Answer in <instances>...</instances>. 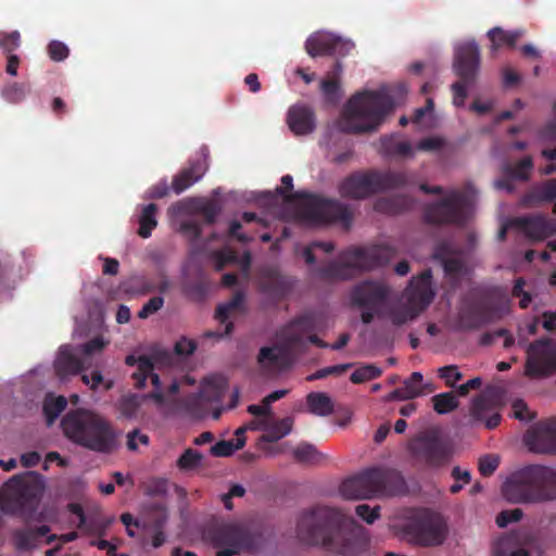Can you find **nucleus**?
I'll list each match as a JSON object with an SVG mask.
<instances>
[{"label":"nucleus","mask_w":556,"mask_h":556,"mask_svg":"<svg viewBox=\"0 0 556 556\" xmlns=\"http://www.w3.org/2000/svg\"><path fill=\"white\" fill-rule=\"evenodd\" d=\"M61 427L68 440L92 452L110 454L118 447V433L111 421L89 409L67 412Z\"/></svg>","instance_id":"nucleus-2"},{"label":"nucleus","mask_w":556,"mask_h":556,"mask_svg":"<svg viewBox=\"0 0 556 556\" xmlns=\"http://www.w3.org/2000/svg\"><path fill=\"white\" fill-rule=\"evenodd\" d=\"M125 364L128 366L137 365V370L132 374L134 386L137 389H142L146 386L148 375L154 369V364L151 357L141 355L136 357L135 355H128L125 358Z\"/></svg>","instance_id":"nucleus-32"},{"label":"nucleus","mask_w":556,"mask_h":556,"mask_svg":"<svg viewBox=\"0 0 556 556\" xmlns=\"http://www.w3.org/2000/svg\"><path fill=\"white\" fill-rule=\"evenodd\" d=\"M556 372V342L541 338L527 349L525 375L530 378L549 377Z\"/></svg>","instance_id":"nucleus-15"},{"label":"nucleus","mask_w":556,"mask_h":556,"mask_svg":"<svg viewBox=\"0 0 556 556\" xmlns=\"http://www.w3.org/2000/svg\"><path fill=\"white\" fill-rule=\"evenodd\" d=\"M294 280L281 274L278 267L268 266L261 275V288L264 293L276 301L285 299L292 290Z\"/></svg>","instance_id":"nucleus-20"},{"label":"nucleus","mask_w":556,"mask_h":556,"mask_svg":"<svg viewBox=\"0 0 556 556\" xmlns=\"http://www.w3.org/2000/svg\"><path fill=\"white\" fill-rule=\"evenodd\" d=\"M258 363L265 367H283L289 363V352L281 346H264L258 353Z\"/></svg>","instance_id":"nucleus-33"},{"label":"nucleus","mask_w":556,"mask_h":556,"mask_svg":"<svg viewBox=\"0 0 556 556\" xmlns=\"http://www.w3.org/2000/svg\"><path fill=\"white\" fill-rule=\"evenodd\" d=\"M414 199L407 195H395L389 199H381L375 204V208L388 214H400L414 206Z\"/></svg>","instance_id":"nucleus-34"},{"label":"nucleus","mask_w":556,"mask_h":556,"mask_svg":"<svg viewBox=\"0 0 556 556\" xmlns=\"http://www.w3.org/2000/svg\"><path fill=\"white\" fill-rule=\"evenodd\" d=\"M513 223L533 240H544L556 233V220L543 215L518 217Z\"/></svg>","instance_id":"nucleus-23"},{"label":"nucleus","mask_w":556,"mask_h":556,"mask_svg":"<svg viewBox=\"0 0 556 556\" xmlns=\"http://www.w3.org/2000/svg\"><path fill=\"white\" fill-rule=\"evenodd\" d=\"M493 556H530L525 548L518 547L517 539L505 535L497 540L493 546Z\"/></svg>","instance_id":"nucleus-39"},{"label":"nucleus","mask_w":556,"mask_h":556,"mask_svg":"<svg viewBox=\"0 0 556 556\" xmlns=\"http://www.w3.org/2000/svg\"><path fill=\"white\" fill-rule=\"evenodd\" d=\"M320 88L327 102L334 104L340 100V84L338 79H325L321 81Z\"/></svg>","instance_id":"nucleus-55"},{"label":"nucleus","mask_w":556,"mask_h":556,"mask_svg":"<svg viewBox=\"0 0 556 556\" xmlns=\"http://www.w3.org/2000/svg\"><path fill=\"white\" fill-rule=\"evenodd\" d=\"M469 207L470 199L465 191L451 190L444 198L425 205L424 220L434 226H463L468 219Z\"/></svg>","instance_id":"nucleus-9"},{"label":"nucleus","mask_w":556,"mask_h":556,"mask_svg":"<svg viewBox=\"0 0 556 556\" xmlns=\"http://www.w3.org/2000/svg\"><path fill=\"white\" fill-rule=\"evenodd\" d=\"M292 419L287 417L271 424V420L264 427L266 430L265 441L276 442L291 432Z\"/></svg>","instance_id":"nucleus-42"},{"label":"nucleus","mask_w":556,"mask_h":556,"mask_svg":"<svg viewBox=\"0 0 556 556\" xmlns=\"http://www.w3.org/2000/svg\"><path fill=\"white\" fill-rule=\"evenodd\" d=\"M530 451L540 454H556V417L534 424L523 437Z\"/></svg>","instance_id":"nucleus-17"},{"label":"nucleus","mask_w":556,"mask_h":556,"mask_svg":"<svg viewBox=\"0 0 556 556\" xmlns=\"http://www.w3.org/2000/svg\"><path fill=\"white\" fill-rule=\"evenodd\" d=\"M513 416L521 421H530L534 418L523 400L517 399L511 404Z\"/></svg>","instance_id":"nucleus-61"},{"label":"nucleus","mask_w":556,"mask_h":556,"mask_svg":"<svg viewBox=\"0 0 556 556\" xmlns=\"http://www.w3.org/2000/svg\"><path fill=\"white\" fill-rule=\"evenodd\" d=\"M308 412L317 416H328L333 412L331 397L324 392H311L306 396Z\"/></svg>","instance_id":"nucleus-36"},{"label":"nucleus","mask_w":556,"mask_h":556,"mask_svg":"<svg viewBox=\"0 0 556 556\" xmlns=\"http://www.w3.org/2000/svg\"><path fill=\"white\" fill-rule=\"evenodd\" d=\"M523 516L521 508L505 509L496 516V525L506 528L509 523L519 521Z\"/></svg>","instance_id":"nucleus-56"},{"label":"nucleus","mask_w":556,"mask_h":556,"mask_svg":"<svg viewBox=\"0 0 556 556\" xmlns=\"http://www.w3.org/2000/svg\"><path fill=\"white\" fill-rule=\"evenodd\" d=\"M432 257L442 265L445 275L454 280H457L465 271L460 252L447 241L439 242L434 247Z\"/></svg>","instance_id":"nucleus-21"},{"label":"nucleus","mask_w":556,"mask_h":556,"mask_svg":"<svg viewBox=\"0 0 556 556\" xmlns=\"http://www.w3.org/2000/svg\"><path fill=\"white\" fill-rule=\"evenodd\" d=\"M433 408L438 414H447L457 408L458 401L454 393L444 392L432 397Z\"/></svg>","instance_id":"nucleus-50"},{"label":"nucleus","mask_w":556,"mask_h":556,"mask_svg":"<svg viewBox=\"0 0 556 556\" xmlns=\"http://www.w3.org/2000/svg\"><path fill=\"white\" fill-rule=\"evenodd\" d=\"M431 270H424L417 278H413L406 289L408 303L406 306L391 312V321L395 326L415 319L424 309H426L434 298L431 289Z\"/></svg>","instance_id":"nucleus-12"},{"label":"nucleus","mask_w":556,"mask_h":556,"mask_svg":"<svg viewBox=\"0 0 556 556\" xmlns=\"http://www.w3.org/2000/svg\"><path fill=\"white\" fill-rule=\"evenodd\" d=\"M491 320L490 308L479 303H468L464 304L457 313L456 328L463 331L476 330Z\"/></svg>","instance_id":"nucleus-22"},{"label":"nucleus","mask_w":556,"mask_h":556,"mask_svg":"<svg viewBox=\"0 0 556 556\" xmlns=\"http://www.w3.org/2000/svg\"><path fill=\"white\" fill-rule=\"evenodd\" d=\"M556 200V178L546 179L535 185L525 195V203L535 205L543 202H552Z\"/></svg>","instance_id":"nucleus-30"},{"label":"nucleus","mask_w":556,"mask_h":556,"mask_svg":"<svg viewBox=\"0 0 556 556\" xmlns=\"http://www.w3.org/2000/svg\"><path fill=\"white\" fill-rule=\"evenodd\" d=\"M244 446L242 439L222 440L214 444L210 453L215 457H227Z\"/></svg>","instance_id":"nucleus-47"},{"label":"nucleus","mask_w":556,"mask_h":556,"mask_svg":"<svg viewBox=\"0 0 556 556\" xmlns=\"http://www.w3.org/2000/svg\"><path fill=\"white\" fill-rule=\"evenodd\" d=\"M352 367V364H339L333 366H328L325 368H321L314 374L309 375L307 377L308 381L317 380V379H324L330 375H341L345 372L349 368Z\"/></svg>","instance_id":"nucleus-57"},{"label":"nucleus","mask_w":556,"mask_h":556,"mask_svg":"<svg viewBox=\"0 0 556 556\" xmlns=\"http://www.w3.org/2000/svg\"><path fill=\"white\" fill-rule=\"evenodd\" d=\"M29 92V87L23 83H11L1 90L2 98L13 104L22 102Z\"/></svg>","instance_id":"nucleus-45"},{"label":"nucleus","mask_w":556,"mask_h":556,"mask_svg":"<svg viewBox=\"0 0 556 556\" xmlns=\"http://www.w3.org/2000/svg\"><path fill=\"white\" fill-rule=\"evenodd\" d=\"M168 520V511L164 504H153L149 507L147 522L153 529H164Z\"/></svg>","instance_id":"nucleus-46"},{"label":"nucleus","mask_w":556,"mask_h":556,"mask_svg":"<svg viewBox=\"0 0 556 556\" xmlns=\"http://www.w3.org/2000/svg\"><path fill=\"white\" fill-rule=\"evenodd\" d=\"M168 492V480L166 478L154 477L147 481L144 493L150 496H164Z\"/></svg>","instance_id":"nucleus-54"},{"label":"nucleus","mask_w":556,"mask_h":556,"mask_svg":"<svg viewBox=\"0 0 556 556\" xmlns=\"http://www.w3.org/2000/svg\"><path fill=\"white\" fill-rule=\"evenodd\" d=\"M156 211H157V206L154 203H150V204L143 206L142 212L138 219V223H139L138 235L141 238H144V239L149 238L152 233V230L157 226V220H156V216H155Z\"/></svg>","instance_id":"nucleus-41"},{"label":"nucleus","mask_w":556,"mask_h":556,"mask_svg":"<svg viewBox=\"0 0 556 556\" xmlns=\"http://www.w3.org/2000/svg\"><path fill=\"white\" fill-rule=\"evenodd\" d=\"M66 399L61 395L45 401L43 413L49 425L59 417V415L66 408Z\"/></svg>","instance_id":"nucleus-51"},{"label":"nucleus","mask_w":556,"mask_h":556,"mask_svg":"<svg viewBox=\"0 0 556 556\" xmlns=\"http://www.w3.org/2000/svg\"><path fill=\"white\" fill-rule=\"evenodd\" d=\"M238 260V255L231 250H220L215 253V268L222 270L226 265L233 264Z\"/></svg>","instance_id":"nucleus-64"},{"label":"nucleus","mask_w":556,"mask_h":556,"mask_svg":"<svg viewBox=\"0 0 556 556\" xmlns=\"http://www.w3.org/2000/svg\"><path fill=\"white\" fill-rule=\"evenodd\" d=\"M395 255L396 250L389 244L350 248L342 251L337 261L319 268L318 275L325 280H348L356 271L372 270L389 264Z\"/></svg>","instance_id":"nucleus-5"},{"label":"nucleus","mask_w":556,"mask_h":556,"mask_svg":"<svg viewBox=\"0 0 556 556\" xmlns=\"http://www.w3.org/2000/svg\"><path fill=\"white\" fill-rule=\"evenodd\" d=\"M503 496L513 504H541L556 500V469L528 465L511 472L502 485Z\"/></svg>","instance_id":"nucleus-3"},{"label":"nucleus","mask_w":556,"mask_h":556,"mask_svg":"<svg viewBox=\"0 0 556 556\" xmlns=\"http://www.w3.org/2000/svg\"><path fill=\"white\" fill-rule=\"evenodd\" d=\"M287 124L296 136L312 134L316 128L314 110L306 104H294L287 113Z\"/></svg>","instance_id":"nucleus-24"},{"label":"nucleus","mask_w":556,"mask_h":556,"mask_svg":"<svg viewBox=\"0 0 556 556\" xmlns=\"http://www.w3.org/2000/svg\"><path fill=\"white\" fill-rule=\"evenodd\" d=\"M523 36L522 29L506 31L501 27H494L488 31V37L492 42V50L496 51L503 46L514 48L517 41Z\"/></svg>","instance_id":"nucleus-35"},{"label":"nucleus","mask_w":556,"mask_h":556,"mask_svg":"<svg viewBox=\"0 0 556 556\" xmlns=\"http://www.w3.org/2000/svg\"><path fill=\"white\" fill-rule=\"evenodd\" d=\"M412 457L430 468H439L447 464L452 457V448L439 435L437 430L421 432L408 442Z\"/></svg>","instance_id":"nucleus-13"},{"label":"nucleus","mask_w":556,"mask_h":556,"mask_svg":"<svg viewBox=\"0 0 556 556\" xmlns=\"http://www.w3.org/2000/svg\"><path fill=\"white\" fill-rule=\"evenodd\" d=\"M383 152L390 156L413 157L414 149L409 141L399 140L396 137H384L381 139Z\"/></svg>","instance_id":"nucleus-38"},{"label":"nucleus","mask_w":556,"mask_h":556,"mask_svg":"<svg viewBox=\"0 0 556 556\" xmlns=\"http://www.w3.org/2000/svg\"><path fill=\"white\" fill-rule=\"evenodd\" d=\"M139 291L143 294L159 291L165 293L169 289V280L164 269H159L154 277H142L138 282Z\"/></svg>","instance_id":"nucleus-37"},{"label":"nucleus","mask_w":556,"mask_h":556,"mask_svg":"<svg viewBox=\"0 0 556 556\" xmlns=\"http://www.w3.org/2000/svg\"><path fill=\"white\" fill-rule=\"evenodd\" d=\"M355 513L365 522L371 525L380 517V506L370 507L368 504H359L356 506Z\"/></svg>","instance_id":"nucleus-60"},{"label":"nucleus","mask_w":556,"mask_h":556,"mask_svg":"<svg viewBox=\"0 0 556 556\" xmlns=\"http://www.w3.org/2000/svg\"><path fill=\"white\" fill-rule=\"evenodd\" d=\"M340 494L346 500L371 498L376 495L374 469L368 468L345 479L340 485Z\"/></svg>","instance_id":"nucleus-19"},{"label":"nucleus","mask_w":556,"mask_h":556,"mask_svg":"<svg viewBox=\"0 0 556 556\" xmlns=\"http://www.w3.org/2000/svg\"><path fill=\"white\" fill-rule=\"evenodd\" d=\"M21 46V34L17 30L11 33H0V48L5 54L13 52Z\"/></svg>","instance_id":"nucleus-53"},{"label":"nucleus","mask_w":556,"mask_h":556,"mask_svg":"<svg viewBox=\"0 0 556 556\" xmlns=\"http://www.w3.org/2000/svg\"><path fill=\"white\" fill-rule=\"evenodd\" d=\"M202 458L203 456L200 452L193 448H187L177 459V467L185 471L192 470L200 465Z\"/></svg>","instance_id":"nucleus-52"},{"label":"nucleus","mask_w":556,"mask_h":556,"mask_svg":"<svg viewBox=\"0 0 556 556\" xmlns=\"http://www.w3.org/2000/svg\"><path fill=\"white\" fill-rule=\"evenodd\" d=\"M439 377L445 380V384L450 388L455 386V382L463 378V374L458 370L456 365H447L439 368Z\"/></svg>","instance_id":"nucleus-58"},{"label":"nucleus","mask_w":556,"mask_h":556,"mask_svg":"<svg viewBox=\"0 0 556 556\" xmlns=\"http://www.w3.org/2000/svg\"><path fill=\"white\" fill-rule=\"evenodd\" d=\"M533 168V160L531 156H525L514 165L505 167V174L515 180L526 181L530 178Z\"/></svg>","instance_id":"nucleus-43"},{"label":"nucleus","mask_w":556,"mask_h":556,"mask_svg":"<svg viewBox=\"0 0 556 556\" xmlns=\"http://www.w3.org/2000/svg\"><path fill=\"white\" fill-rule=\"evenodd\" d=\"M500 465V459L495 455H485L479 460V471L482 476L489 477L494 473Z\"/></svg>","instance_id":"nucleus-62"},{"label":"nucleus","mask_w":556,"mask_h":556,"mask_svg":"<svg viewBox=\"0 0 556 556\" xmlns=\"http://www.w3.org/2000/svg\"><path fill=\"white\" fill-rule=\"evenodd\" d=\"M293 458L301 464H315L319 460L320 454L313 444L301 443L293 450Z\"/></svg>","instance_id":"nucleus-48"},{"label":"nucleus","mask_w":556,"mask_h":556,"mask_svg":"<svg viewBox=\"0 0 556 556\" xmlns=\"http://www.w3.org/2000/svg\"><path fill=\"white\" fill-rule=\"evenodd\" d=\"M353 43L330 34L315 33L305 41V50L312 56L339 55L344 56L353 49Z\"/></svg>","instance_id":"nucleus-18"},{"label":"nucleus","mask_w":556,"mask_h":556,"mask_svg":"<svg viewBox=\"0 0 556 556\" xmlns=\"http://www.w3.org/2000/svg\"><path fill=\"white\" fill-rule=\"evenodd\" d=\"M410 182V176L406 172H355L341 181L339 192L343 198L359 200Z\"/></svg>","instance_id":"nucleus-7"},{"label":"nucleus","mask_w":556,"mask_h":556,"mask_svg":"<svg viewBox=\"0 0 556 556\" xmlns=\"http://www.w3.org/2000/svg\"><path fill=\"white\" fill-rule=\"evenodd\" d=\"M376 495H399L405 492L406 482L402 473L393 468L374 467Z\"/></svg>","instance_id":"nucleus-25"},{"label":"nucleus","mask_w":556,"mask_h":556,"mask_svg":"<svg viewBox=\"0 0 556 556\" xmlns=\"http://www.w3.org/2000/svg\"><path fill=\"white\" fill-rule=\"evenodd\" d=\"M298 535L312 545L328 552L355 555L366 545L364 529L351 517L330 507H315L303 511L296 525Z\"/></svg>","instance_id":"nucleus-1"},{"label":"nucleus","mask_w":556,"mask_h":556,"mask_svg":"<svg viewBox=\"0 0 556 556\" xmlns=\"http://www.w3.org/2000/svg\"><path fill=\"white\" fill-rule=\"evenodd\" d=\"M210 539L217 548L216 556H242V551L255 552L260 545V536L238 523L215 527L210 533Z\"/></svg>","instance_id":"nucleus-10"},{"label":"nucleus","mask_w":556,"mask_h":556,"mask_svg":"<svg viewBox=\"0 0 556 556\" xmlns=\"http://www.w3.org/2000/svg\"><path fill=\"white\" fill-rule=\"evenodd\" d=\"M55 372L59 377L64 378L68 375H77L83 370L81 361L74 355L70 348L62 346L54 364Z\"/></svg>","instance_id":"nucleus-29"},{"label":"nucleus","mask_w":556,"mask_h":556,"mask_svg":"<svg viewBox=\"0 0 556 556\" xmlns=\"http://www.w3.org/2000/svg\"><path fill=\"white\" fill-rule=\"evenodd\" d=\"M490 410V402L484 396H477L472 401L471 405V416L473 419L478 421H484L485 427L488 429H494L496 428L501 422V415L500 413H493L489 417L486 416Z\"/></svg>","instance_id":"nucleus-31"},{"label":"nucleus","mask_w":556,"mask_h":556,"mask_svg":"<svg viewBox=\"0 0 556 556\" xmlns=\"http://www.w3.org/2000/svg\"><path fill=\"white\" fill-rule=\"evenodd\" d=\"M164 305V299L162 296H153L151 298L139 311L138 317L141 319L148 318L150 315L154 314L159 309H161Z\"/></svg>","instance_id":"nucleus-63"},{"label":"nucleus","mask_w":556,"mask_h":556,"mask_svg":"<svg viewBox=\"0 0 556 556\" xmlns=\"http://www.w3.org/2000/svg\"><path fill=\"white\" fill-rule=\"evenodd\" d=\"M36 502V486L27 476H13L0 491V510L5 514H24L34 509Z\"/></svg>","instance_id":"nucleus-14"},{"label":"nucleus","mask_w":556,"mask_h":556,"mask_svg":"<svg viewBox=\"0 0 556 556\" xmlns=\"http://www.w3.org/2000/svg\"><path fill=\"white\" fill-rule=\"evenodd\" d=\"M207 170L205 157H199L189 162V165L182 168L173 178L172 188L176 194L182 193L193 184L199 181Z\"/></svg>","instance_id":"nucleus-26"},{"label":"nucleus","mask_w":556,"mask_h":556,"mask_svg":"<svg viewBox=\"0 0 556 556\" xmlns=\"http://www.w3.org/2000/svg\"><path fill=\"white\" fill-rule=\"evenodd\" d=\"M424 377L420 372H413L409 378L405 379L403 386L393 390L390 394L392 400H412L425 393L427 386L422 384Z\"/></svg>","instance_id":"nucleus-27"},{"label":"nucleus","mask_w":556,"mask_h":556,"mask_svg":"<svg viewBox=\"0 0 556 556\" xmlns=\"http://www.w3.org/2000/svg\"><path fill=\"white\" fill-rule=\"evenodd\" d=\"M401 532L410 543L437 546L444 542L447 526L439 514L429 509H418L403 522Z\"/></svg>","instance_id":"nucleus-8"},{"label":"nucleus","mask_w":556,"mask_h":556,"mask_svg":"<svg viewBox=\"0 0 556 556\" xmlns=\"http://www.w3.org/2000/svg\"><path fill=\"white\" fill-rule=\"evenodd\" d=\"M244 302V292L243 291H236L232 298L223 304H219L216 308L215 317L218 319L222 324H225L230 313L233 311L239 309Z\"/></svg>","instance_id":"nucleus-44"},{"label":"nucleus","mask_w":556,"mask_h":556,"mask_svg":"<svg viewBox=\"0 0 556 556\" xmlns=\"http://www.w3.org/2000/svg\"><path fill=\"white\" fill-rule=\"evenodd\" d=\"M393 109V98L386 90L356 92L344 105L340 128L348 134L374 131Z\"/></svg>","instance_id":"nucleus-4"},{"label":"nucleus","mask_w":556,"mask_h":556,"mask_svg":"<svg viewBox=\"0 0 556 556\" xmlns=\"http://www.w3.org/2000/svg\"><path fill=\"white\" fill-rule=\"evenodd\" d=\"M50 532V527L42 525L36 528L16 530L13 539L16 547L21 551H28L38 545L41 538Z\"/></svg>","instance_id":"nucleus-28"},{"label":"nucleus","mask_w":556,"mask_h":556,"mask_svg":"<svg viewBox=\"0 0 556 556\" xmlns=\"http://www.w3.org/2000/svg\"><path fill=\"white\" fill-rule=\"evenodd\" d=\"M68 511H71L73 515L78 517V525L77 527L80 529H86L91 532H97L99 535H103L105 532L106 527L113 521V519H108L105 522H102L101 525L98 523L96 520H91L89 523H87L86 515L84 513V508L78 503H70Z\"/></svg>","instance_id":"nucleus-40"},{"label":"nucleus","mask_w":556,"mask_h":556,"mask_svg":"<svg viewBox=\"0 0 556 556\" xmlns=\"http://www.w3.org/2000/svg\"><path fill=\"white\" fill-rule=\"evenodd\" d=\"M48 54L52 61L62 62L68 56L70 50L62 41L52 40L48 45Z\"/></svg>","instance_id":"nucleus-59"},{"label":"nucleus","mask_w":556,"mask_h":556,"mask_svg":"<svg viewBox=\"0 0 556 556\" xmlns=\"http://www.w3.org/2000/svg\"><path fill=\"white\" fill-rule=\"evenodd\" d=\"M480 66V50L475 41L458 45L455 49L453 67L460 78L452 85L453 103L463 106L468 96L467 87L475 83Z\"/></svg>","instance_id":"nucleus-11"},{"label":"nucleus","mask_w":556,"mask_h":556,"mask_svg":"<svg viewBox=\"0 0 556 556\" xmlns=\"http://www.w3.org/2000/svg\"><path fill=\"white\" fill-rule=\"evenodd\" d=\"M280 187L276 188L278 194L282 195L287 202L299 199L303 200L301 213L305 220L313 225H328L340 223L349 229L353 220V213L348 205L338 200L327 199L320 195L307 192H295L288 194L293 189V178L285 175L281 178Z\"/></svg>","instance_id":"nucleus-6"},{"label":"nucleus","mask_w":556,"mask_h":556,"mask_svg":"<svg viewBox=\"0 0 556 556\" xmlns=\"http://www.w3.org/2000/svg\"><path fill=\"white\" fill-rule=\"evenodd\" d=\"M381 375V368L374 364H365L352 372L350 380L351 382L358 384L379 378Z\"/></svg>","instance_id":"nucleus-49"},{"label":"nucleus","mask_w":556,"mask_h":556,"mask_svg":"<svg viewBox=\"0 0 556 556\" xmlns=\"http://www.w3.org/2000/svg\"><path fill=\"white\" fill-rule=\"evenodd\" d=\"M389 294L390 289L384 282L366 279L351 289L350 300L353 306L359 308H382Z\"/></svg>","instance_id":"nucleus-16"}]
</instances>
